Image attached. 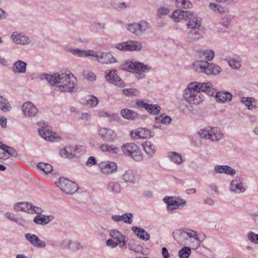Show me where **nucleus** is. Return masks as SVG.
Instances as JSON below:
<instances>
[{
	"label": "nucleus",
	"instance_id": "nucleus-36",
	"mask_svg": "<svg viewBox=\"0 0 258 258\" xmlns=\"http://www.w3.org/2000/svg\"><path fill=\"white\" fill-rule=\"evenodd\" d=\"M198 53L200 58L205 59L207 61L212 60L215 56L214 51L210 49L200 50L198 51Z\"/></svg>",
	"mask_w": 258,
	"mask_h": 258
},
{
	"label": "nucleus",
	"instance_id": "nucleus-50",
	"mask_svg": "<svg viewBox=\"0 0 258 258\" xmlns=\"http://www.w3.org/2000/svg\"><path fill=\"white\" fill-rule=\"evenodd\" d=\"M120 216V222L131 224L133 221L134 215L131 213H125Z\"/></svg>",
	"mask_w": 258,
	"mask_h": 258
},
{
	"label": "nucleus",
	"instance_id": "nucleus-37",
	"mask_svg": "<svg viewBox=\"0 0 258 258\" xmlns=\"http://www.w3.org/2000/svg\"><path fill=\"white\" fill-rule=\"evenodd\" d=\"M91 51H93V50H89L88 51H86L78 48H70L69 49V52L72 54L82 57H86L88 56H92V55H93V54L91 52Z\"/></svg>",
	"mask_w": 258,
	"mask_h": 258
},
{
	"label": "nucleus",
	"instance_id": "nucleus-24",
	"mask_svg": "<svg viewBox=\"0 0 258 258\" xmlns=\"http://www.w3.org/2000/svg\"><path fill=\"white\" fill-rule=\"evenodd\" d=\"M229 189L233 194L241 193L242 192V179L236 177L232 180L229 185Z\"/></svg>",
	"mask_w": 258,
	"mask_h": 258
},
{
	"label": "nucleus",
	"instance_id": "nucleus-43",
	"mask_svg": "<svg viewBox=\"0 0 258 258\" xmlns=\"http://www.w3.org/2000/svg\"><path fill=\"white\" fill-rule=\"evenodd\" d=\"M202 34L196 29L192 30L187 35V39L189 41L198 40L202 38Z\"/></svg>",
	"mask_w": 258,
	"mask_h": 258
},
{
	"label": "nucleus",
	"instance_id": "nucleus-45",
	"mask_svg": "<svg viewBox=\"0 0 258 258\" xmlns=\"http://www.w3.org/2000/svg\"><path fill=\"white\" fill-rule=\"evenodd\" d=\"M9 147L0 142V159L6 160L9 158Z\"/></svg>",
	"mask_w": 258,
	"mask_h": 258
},
{
	"label": "nucleus",
	"instance_id": "nucleus-62",
	"mask_svg": "<svg viewBox=\"0 0 258 258\" xmlns=\"http://www.w3.org/2000/svg\"><path fill=\"white\" fill-rule=\"evenodd\" d=\"M14 222L23 227H26L27 225L26 221L22 218H19L17 217Z\"/></svg>",
	"mask_w": 258,
	"mask_h": 258
},
{
	"label": "nucleus",
	"instance_id": "nucleus-33",
	"mask_svg": "<svg viewBox=\"0 0 258 258\" xmlns=\"http://www.w3.org/2000/svg\"><path fill=\"white\" fill-rule=\"evenodd\" d=\"M77 149L74 147H66L63 149H61L59 151L60 155L61 156H64L69 158H72L75 156Z\"/></svg>",
	"mask_w": 258,
	"mask_h": 258
},
{
	"label": "nucleus",
	"instance_id": "nucleus-39",
	"mask_svg": "<svg viewBox=\"0 0 258 258\" xmlns=\"http://www.w3.org/2000/svg\"><path fill=\"white\" fill-rule=\"evenodd\" d=\"M243 103L249 110H252L257 107L256 100L252 97H243Z\"/></svg>",
	"mask_w": 258,
	"mask_h": 258
},
{
	"label": "nucleus",
	"instance_id": "nucleus-57",
	"mask_svg": "<svg viewBox=\"0 0 258 258\" xmlns=\"http://www.w3.org/2000/svg\"><path fill=\"white\" fill-rule=\"evenodd\" d=\"M187 243L186 245H189L193 249H197L200 246L197 240L194 239V237H188Z\"/></svg>",
	"mask_w": 258,
	"mask_h": 258
},
{
	"label": "nucleus",
	"instance_id": "nucleus-10",
	"mask_svg": "<svg viewBox=\"0 0 258 258\" xmlns=\"http://www.w3.org/2000/svg\"><path fill=\"white\" fill-rule=\"evenodd\" d=\"M126 29L136 36H141L149 28V23L145 21H141L139 23H134L126 25Z\"/></svg>",
	"mask_w": 258,
	"mask_h": 258
},
{
	"label": "nucleus",
	"instance_id": "nucleus-13",
	"mask_svg": "<svg viewBox=\"0 0 258 258\" xmlns=\"http://www.w3.org/2000/svg\"><path fill=\"white\" fill-rule=\"evenodd\" d=\"M105 79L110 83H112L118 87H124L123 81L117 74V71L116 70H111L107 71L105 72Z\"/></svg>",
	"mask_w": 258,
	"mask_h": 258
},
{
	"label": "nucleus",
	"instance_id": "nucleus-27",
	"mask_svg": "<svg viewBox=\"0 0 258 258\" xmlns=\"http://www.w3.org/2000/svg\"><path fill=\"white\" fill-rule=\"evenodd\" d=\"M214 170L216 173H224L228 175H234L236 173L235 170L228 165H217Z\"/></svg>",
	"mask_w": 258,
	"mask_h": 258
},
{
	"label": "nucleus",
	"instance_id": "nucleus-18",
	"mask_svg": "<svg viewBox=\"0 0 258 258\" xmlns=\"http://www.w3.org/2000/svg\"><path fill=\"white\" fill-rule=\"evenodd\" d=\"M24 115L28 117H34L38 113V109L31 102L27 101L23 103L22 107Z\"/></svg>",
	"mask_w": 258,
	"mask_h": 258
},
{
	"label": "nucleus",
	"instance_id": "nucleus-5",
	"mask_svg": "<svg viewBox=\"0 0 258 258\" xmlns=\"http://www.w3.org/2000/svg\"><path fill=\"white\" fill-rule=\"evenodd\" d=\"M38 125L39 126L38 129L39 134L42 138L47 141L52 142L60 141V136L51 131L50 126L48 125L47 122L41 120L38 122Z\"/></svg>",
	"mask_w": 258,
	"mask_h": 258
},
{
	"label": "nucleus",
	"instance_id": "nucleus-58",
	"mask_svg": "<svg viewBox=\"0 0 258 258\" xmlns=\"http://www.w3.org/2000/svg\"><path fill=\"white\" fill-rule=\"evenodd\" d=\"M130 136L134 140L141 139L140 128L133 130L130 132Z\"/></svg>",
	"mask_w": 258,
	"mask_h": 258
},
{
	"label": "nucleus",
	"instance_id": "nucleus-49",
	"mask_svg": "<svg viewBox=\"0 0 258 258\" xmlns=\"http://www.w3.org/2000/svg\"><path fill=\"white\" fill-rule=\"evenodd\" d=\"M128 245L129 249L136 253H140L142 250V247L135 240H131Z\"/></svg>",
	"mask_w": 258,
	"mask_h": 258
},
{
	"label": "nucleus",
	"instance_id": "nucleus-1",
	"mask_svg": "<svg viewBox=\"0 0 258 258\" xmlns=\"http://www.w3.org/2000/svg\"><path fill=\"white\" fill-rule=\"evenodd\" d=\"M202 92H204L209 96L215 95L216 90L210 83H201L194 82L189 83L183 92L184 99L190 104L197 105L204 100Z\"/></svg>",
	"mask_w": 258,
	"mask_h": 258
},
{
	"label": "nucleus",
	"instance_id": "nucleus-4",
	"mask_svg": "<svg viewBox=\"0 0 258 258\" xmlns=\"http://www.w3.org/2000/svg\"><path fill=\"white\" fill-rule=\"evenodd\" d=\"M193 69L199 73H203L206 75H218L220 67L214 63H209L207 61L199 60L195 62L192 65Z\"/></svg>",
	"mask_w": 258,
	"mask_h": 258
},
{
	"label": "nucleus",
	"instance_id": "nucleus-8",
	"mask_svg": "<svg viewBox=\"0 0 258 258\" xmlns=\"http://www.w3.org/2000/svg\"><path fill=\"white\" fill-rule=\"evenodd\" d=\"M33 214H37V215L33 218V222L39 225H46L49 223L52 222L54 217L52 215H44L42 213L44 212V210L39 207H36L35 209H33Z\"/></svg>",
	"mask_w": 258,
	"mask_h": 258
},
{
	"label": "nucleus",
	"instance_id": "nucleus-6",
	"mask_svg": "<svg viewBox=\"0 0 258 258\" xmlns=\"http://www.w3.org/2000/svg\"><path fill=\"white\" fill-rule=\"evenodd\" d=\"M121 150L127 156L131 157L135 161L143 160L142 151L139 146L134 143H127L123 144Z\"/></svg>",
	"mask_w": 258,
	"mask_h": 258
},
{
	"label": "nucleus",
	"instance_id": "nucleus-61",
	"mask_svg": "<svg viewBox=\"0 0 258 258\" xmlns=\"http://www.w3.org/2000/svg\"><path fill=\"white\" fill-rule=\"evenodd\" d=\"M169 12V10L167 8L165 7H162L158 10V16L160 18L166 15Z\"/></svg>",
	"mask_w": 258,
	"mask_h": 258
},
{
	"label": "nucleus",
	"instance_id": "nucleus-22",
	"mask_svg": "<svg viewBox=\"0 0 258 258\" xmlns=\"http://www.w3.org/2000/svg\"><path fill=\"white\" fill-rule=\"evenodd\" d=\"M36 207L31 203L22 202L15 204L14 206V209L17 211L24 212L30 214H33V209H35Z\"/></svg>",
	"mask_w": 258,
	"mask_h": 258
},
{
	"label": "nucleus",
	"instance_id": "nucleus-40",
	"mask_svg": "<svg viewBox=\"0 0 258 258\" xmlns=\"http://www.w3.org/2000/svg\"><path fill=\"white\" fill-rule=\"evenodd\" d=\"M12 109V106L9 101L3 96H0V110L3 112H9Z\"/></svg>",
	"mask_w": 258,
	"mask_h": 258
},
{
	"label": "nucleus",
	"instance_id": "nucleus-20",
	"mask_svg": "<svg viewBox=\"0 0 258 258\" xmlns=\"http://www.w3.org/2000/svg\"><path fill=\"white\" fill-rule=\"evenodd\" d=\"M98 133L101 139L106 142L113 141L116 138V134L113 130L108 127H101Z\"/></svg>",
	"mask_w": 258,
	"mask_h": 258
},
{
	"label": "nucleus",
	"instance_id": "nucleus-60",
	"mask_svg": "<svg viewBox=\"0 0 258 258\" xmlns=\"http://www.w3.org/2000/svg\"><path fill=\"white\" fill-rule=\"evenodd\" d=\"M127 41L115 44V47L122 51H127Z\"/></svg>",
	"mask_w": 258,
	"mask_h": 258
},
{
	"label": "nucleus",
	"instance_id": "nucleus-26",
	"mask_svg": "<svg viewBox=\"0 0 258 258\" xmlns=\"http://www.w3.org/2000/svg\"><path fill=\"white\" fill-rule=\"evenodd\" d=\"M132 231L140 239L144 241H148L150 238L149 234L143 228L137 226L131 228Z\"/></svg>",
	"mask_w": 258,
	"mask_h": 258
},
{
	"label": "nucleus",
	"instance_id": "nucleus-2",
	"mask_svg": "<svg viewBox=\"0 0 258 258\" xmlns=\"http://www.w3.org/2000/svg\"><path fill=\"white\" fill-rule=\"evenodd\" d=\"M42 80H46L52 86H56L59 91L63 92H73L75 89L77 79L72 73L47 74L41 76Z\"/></svg>",
	"mask_w": 258,
	"mask_h": 258
},
{
	"label": "nucleus",
	"instance_id": "nucleus-59",
	"mask_svg": "<svg viewBox=\"0 0 258 258\" xmlns=\"http://www.w3.org/2000/svg\"><path fill=\"white\" fill-rule=\"evenodd\" d=\"M228 63L231 68L234 69H238L241 66L240 62L234 59H230Z\"/></svg>",
	"mask_w": 258,
	"mask_h": 258
},
{
	"label": "nucleus",
	"instance_id": "nucleus-32",
	"mask_svg": "<svg viewBox=\"0 0 258 258\" xmlns=\"http://www.w3.org/2000/svg\"><path fill=\"white\" fill-rule=\"evenodd\" d=\"M144 150L150 157H153L156 151V146L149 141H145L142 143Z\"/></svg>",
	"mask_w": 258,
	"mask_h": 258
},
{
	"label": "nucleus",
	"instance_id": "nucleus-42",
	"mask_svg": "<svg viewBox=\"0 0 258 258\" xmlns=\"http://www.w3.org/2000/svg\"><path fill=\"white\" fill-rule=\"evenodd\" d=\"M140 128L141 139H150L154 136V132L146 127Z\"/></svg>",
	"mask_w": 258,
	"mask_h": 258
},
{
	"label": "nucleus",
	"instance_id": "nucleus-16",
	"mask_svg": "<svg viewBox=\"0 0 258 258\" xmlns=\"http://www.w3.org/2000/svg\"><path fill=\"white\" fill-rule=\"evenodd\" d=\"M136 104L139 107L144 108L151 115H158L161 111V107L158 104L147 103L143 100L137 101Z\"/></svg>",
	"mask_w": 258,
	"mask_h": 258
},
{
	"label": "nucleus",
	"instance_id": "nucleus-19",
	"mask_svg": "<svg viewBox=\"0 0 258 258\" xmlns=\"http://www.w3.org/2000/svg\"><path fill=\"white\" fill-rule=\"evenodd\" d=\"M121 179L126 183L134 184L139 180L137 172L132 169L125 170L121 176Z\"/></svg>",
	"mask_w": 258,
	"mask_h": 258
},
{
	"label": "nucleus",
	"instance_id": "nucleus-63",
	"mask_svg": "<svg viewBox=\"0 0 258 258\" xmlns=\"http://www.w3.org/2000/svg\"><path fill=\"white\" fill-rule=\"evenodd\" d=\"M96 163H97V162H96V159L95 157H94L93 156H91V157H89V158L88 159V160L86 162V165H87V166H88L89 167L92 166V165H94L96 164Z\"/></svg>",
	"mask_w": 258,
	"mask_h": 258
},
{
	"label": "nucleus",
	"instance_id": "nucleus-44",
	"mask_svg": "<svg viewBox=\"0 0 258 258\" xmlns=\"http://www.w3.org/2000/svg\"><path fill=\"white\" fill-rule=\"evenodd\" d=\"M84 103L91 107H95L98 104V99L94 95H88L85 97Z\"/></svg>",
	"mask_w": 258,
	"mask_h": 258
},
{
	"label": "nucleus",
	"instance_id": "nucleus-7",
	"mask_svg": "<svg viewBox=\"0 0 258 258\" xmlns=\"http://www.w3.org/2000/svg\"><path fill=\"white\" fill-rule=\"evenodd\" d=\"M56 184L57 186L66 194H73L78 189V186L75 182L64 177H60Z\"/></svg>",
	"mask_w": 258,
	"mask_h": 258
},
{
	"label": "nucleus",
	"instance_id": "nucleus-35",
	"mask_svg": "<svg viewBox=\"0 0 258 258\" xmlns=\"http://www.w3.org/2000/svg\"><path fill=\"white\" fill-rule=\"evenodd\" d=\"M100 150L103 152H107L110 154H117L119 149L114 145H109L107 143L102 144L100 146Z\"/></svg>",
	"mask_w": 258,
	"mask_h": 258
},
{
	"label": "nucleus",
	"instance_id": "nucleus-3",
	"mask_svg": "<svg viewBox=\"0 0 258 258\" xmlns=\"http://www.w3.org/2000/svg\"><path fill=\"white\" fill-rule=\"evenodd\" d=\"M120 69L136 74V78L139 80L145 78V74L150 71L151 68L142 62L128 61L121 64Z\"/></svg>",
	"mask_w": 258,
	"mask_h": 258
},
{
	"label": "nucleus",
	"instance_id": "nucleus-46",
	"mask_svg": "<svg viewBox=\"0 0 258 258\" xmlns=\"http://www.w3.org/2000/svg\"><path fill=\"white\" fill-rule=\"evenodd\" d=\"M110 235L113 239H116L119 243L125 239V236L121 232L117 230H111L110 231Z\"/></svg>",
	"mask_w": 258,
	"mask_h": 258
},
{
	"label": "nucleus",
	"instance_id": "nucleus-38",
	"mask_svg": "<svg viewBox=\"0 0 258 258\" xmlns=\"http://www.w3.org/2000/svg\"><path fill=\"white\" fill-rule=\"evenodd\" d=\"M127 51H140L142 48V43L137 41H127Z\"/></svg>",
	"mask_w": 258,
	"mask_h": 258
},
{
	"label": "nucleus",
	"instance_id": "nucleus-34",
	"mask_svg": "<svg viewBox=\"0 0 258 258\" xmlns=\"http://www.w3.org/2000/svg\"><path fill=\"white\" fill-rule=\"evenodd\" d=\"M120 114L122 117L128 120H134L138 117L137 112L127 108L122 109Z\"/></svg>",
	"mask_w": 258,
	"mask_h": 258
},
{
	"label": "nucleus",
	"instance_id": "nucleus-47",
	"mask_svg": "<svg viewBox=\"0 0 258 258\" xmlns=\"http://www.w3.org/2000/svg\"><path fill=\"white\" fill-rule=\"evenodd\" d=\"M37 166L39 169L43 171L46 174L50 173L53 169L50 164L43 162L38 163Z\"/></svg>",
	"mask_w": 258,
	"mask_h": 258
},
{
	"label": "nucleus",
	"instance_id": "nucleus-30",
	"mask_svg": "<svg viewBox=\"0 0 258 258\" xmlns=\"http://www.w3.org/2000/svg\"><path fill=\"white\" fill-rule=\"evenodd\" d=\"M209 140L212 141H219L224 137L222 132L217 127H210Z\"/></svg>",
	"mask_w": 258,
	"mask_h": 258
},
{
	"label": "nucleus",
	"instance_id": "nucleus-23",
	"mask_svg": "<svg viewBox=\"0 0 258 258\" xmlns=\"http://www.w3.org/2000/svg\"><path fill=\"white\" fill-rule=\"evenodd\" d=\"M25 239L34 247L43 248L46 247V243L41 240L37 236L32 233H27L25 235Z\"/></svg>",
	"mask_w": 258,
	"mask_h": 258
},
{
	"label": "nucleus",
	"instance_id": "nucleus-56",
	"mask_svg": "<svg viewBox=\"0 0 258 258\" xmlns=\"http://www.w3.org/2000/svg\"><path fill=\"white\" fill-rule=\"evenodd\" d=\"M176 2L178 7L183 8H190L192 6L189 0H176Z\"/></svg>",
	"mask_w": 258,
	"mask_h": 258
},
{
	"label": "nucleus",
	"instance_id": "nucleus-54",
	"mask_svg": "<svg viewBox=\"0 0 258 258\" xmlns=\"http://www.w3.org/2000/svg\"><path fill=\"white\" fill-rule=\"evenodd\" d=\"M247 239L251 243L258 244V234H256L252 231H249L246 235Z\"/></svg>",
	"mask_w": 258,
	"mask_h": 258
},
{
	"label": "nucleus",
	"instance_id": "nucleus-51",
	"mask_svg": "<svg viewBox=\"0 0 258 258\" xmlns=\"http://www.w3.org/2000/svg\"><path fill=\"white\" fill-rule=\"evenodd\" d=\"M123 94L127 96H140L139 91L135 88H125L122 90Z\"/></svg>",
	"mask_w": 258,
	"mask_h": 258
},
{
	"label": "nucleus",
	"instance_id": "nucleus-64",
	"mask_svg": "<svg viewBox=\"0 0 258 258\" xmlns=\"http://www.w3.org/2000/svg\"><path fill=\"white\" fill-rule=\"evenodd\" d=\"M106 245L111 248H115L118 245V243L111 239H109L106 241Z\"/></svg>",
	"mask_w": 258,
	"mask_h": 258
},
{
	"label": "nucleus",
	"instance_id": "nucleus-12",
	"mask_svg": "<svg viewBox=\"0 0 258 258\" xmlns=\"http://www.w3.org/2000/svg\"><path fill=\"white\" fill-rule=\"evenodd\" d=\"M11 39L16 45H26L30 43L31 40L29 37L24 33L14 31L11 35Z\"/></svg>",
	"mask_w": 258,
	"mask_h": 258
},
{
	"label": "nucleus",
	"instance_id": "nucleus-21",
	"mask_svg": "<svg viewBox=\"0 0 258 258\" xmlns=\"http://www.w3.org/2000/svg\"><path fill=\"white\" fill-rule=\"evenodd\" d=\"M188 22L186 24L187 28L194 29H199L201 26L202 20L199 19L196 15H195L192 12L189 11L188 14L187 20Z\"/></svg>",
	"mask_w": 258,
	"mask_h": 258
},
{
	"label": "nucleus",
	"instance_id": "nucleus-17",
	"mask_svg": "<svg viewBox=\"0 0 258 258\" xmlns=\"http://www.w3.org/2000/svg\"><path fill=\"white\" fill-rule=\"evenodd\" d=\"M106 189L110 195L116 196L121 194L122 187L119 181L111 180L107 183Z\"/></svg>",
	"mask_w": 258,
	"mask_h": 258
},
{
	"label": "nucleus",
	"instance_id": "nucleus-28",
	"mask_svg": "<svg viewBox=\"0 0 258 258\" xmlns=\"http://www.w3.org/2000/svg\"><path fill=\"white\" fill-rule=\"evenodd\" d=\"M189 11H183L180 9L175 10L171 16V18L175 22H179L181 20H187Z\"/></svg>",
	"mask_w": 258,
	"mask_h": 258
},
{
	"label": "nucleus",
	"instance_id": "nucleus-11",
	"mask_svg": "<svg viewBox=\"0 0 258 258\" xmlns=\"http://www.w3.org/2000/svg\"><path fill=\"white\" fill-rule=\"evenodd\" d=\"M100 172L106 175L115 173L117 171V165L113 161H104L98 164Z\"/></svg>",
	"mask_w": 258,
	"mask_h": 258
},
{
	"label": "nucleus",
	"instance_id": "nucleus-14",
	"mask_svg": "<svg viewBox=\"0 0 258 258\" xmlns=\"http://www.w3.org/2000/svg\"><path fill=\"white\" fill-rule=\"evenodd\" d=\"M91 52L93 54L92 56L95 57L97 61L100 63L108 64L116 62L115 58L110 53H98L94 50Z\"/></svg>",
	"mask_w": 258,
	"mask_h": 258
},
{
	"label": "nucleus",
	"instance_id": "nucleus-55",
	"mask_svg": "<svg viewBox=\"0 0 258 258\" xmlns=\"http://www.w3.org/2000/svg\"><path fill=\"white\" fill-rule=\"evenodd\" d=\"M84 78L90 82H94L96 80L95 74L89 71H85L83 73Z\"/></svg>",
	"mask_w": 258,
	"mask_h": 258
},
{
	"label": "nucleus",
	"instance_id": "nucleus-9",
	"mask_svg": "<svg viewBox=\"0 0 258 258\" xmlns=\"http://www.w3.org/2000/svg\"><path fill=\"white\" fill-rule=\"evenodd\" d=\"M163 200L166 204L167 210L169 211L181 209L185 206L186 203L185 200L175 197H165Z\"/></svg>",
	"mask_w": 258,
	"mask_h": 258
},
{
	"label": "nucleus",
	"instance_id": "nucleus-48",
	"mask_svg": "<svg viewBox=\"0 0 258 258\" xmlns=\"http://www.w3.org/2000/svg\"><path fill=\"white\" fill-rule=\"evenodd\" d=\"M191 248L184 246L178 251V255L179 258H188L191 254Z\"/></svg>",
	"mask_w": 258,
	"mask_h": 258
},
{
	"label": "nucleus",
	"instance_id": "nucleus-29",
	"mask_svg": "<svg viewBox=\"0 0 258 258\" xmlns=\"http://www.w3.org/2000/svg\"><path fill=\"white\" fill-rule=\"evenodd\" d=\"M167 156L168 159L176 165H180L183 162L182 155L178 152L170 151L168 152Z\"/></svg>",
	"mask_w": 258,
	"mask_h": 258
},
{
	"label": "nucleus",
	"instance_id": "nucleus-31",
	"mask_svg": "<svg viewBox=\"0 0 258 258\" xmlns=\"http://www.w3.org/2000/svg\"><path fill=\"white\" fill-rule=\"evenodd\" d=\"M216 99L217 102L220 103H224L226 102L230 101L232 97V95L229 92L220 91L216 93Z\"/></svg>",
	"mask_w": 258,
	"mask_h": 258
},
{
	"label": "nucleus",
	"instance_id": "nucleus-41",
	"mask_svg": "<svg viewBox=\"0 0 258 258\" xmlns=\"http://www.w3.org/2000/svg\"><path fill=\"white\" fill-rule=\"evenodd\" d=\"M188 233V237H194V239L197 240L200 246L201 243L203 242L206 239V236L204 234H198L197 232L194 230L189 231Z\"/></svg>",
	"mask_w": 258,
	"mask_h": 258
},
{
	"label": "nucleus",
	"instance_id": "nucleus-15",
	"mask_svg": "<svg viewBox=\"0 0 258 258\" xmlns=\"http://www.w3.org/2000/svg\"><path fill=\"white\" fill-rule=\"evenodd\" d=\"M189 231H191L189 229H177L173 232V236L174 239L179 244L182 245H186L188 240V233Z\"/></svg>",
	"mask_w": 258,
	"mask_h": 258
},
{
	"label": "nucleus",
	"instance_id": "nucleus-52",
	"mask_svg": "<svg viewBox=\"0 0 258 258\" xmlns=\"http://www.w3.org/2000/svg\"><path fill=\"white\" fill-rule=\"evenodd\" d=\"M232 19V16L231 15H227L223 17L220 21V24L226 29L229 28L230 23Z\"/></svg>",
	"mask_w": 258,
	"mask_h": 258
},
{
	"label": "nucleus",
	"instance_id": "nucleus-25",
	"mask_svg": "<svg viewBox=\"0 0 258 258\" xmlns=\"http://www.w3.org/2000/svg\"><path fill=\"white\" fill-rule=\"evenodd\" d=\"M27 66V64L26 62L18 60L14 63L12 70L15 74H24L26 72Z\"/></svg>",
	"mask_w": 258,
	"mask_h": 258
},
{
	"label": "nucleus",
	"instance_id": "nucleus-53",
	"mask_svg": "<svg viewBox=\"0 0 258 258\" xmlns=\"http://www.w3.org/2000/svg\"><path fill=\"white\" fill-rule=\"evenodd\" d=\"M198 135L199 137L202 139L209 140L210 127L206 128L200 129L198 132Z\"/></svg>",
	"mask_w": 258,
	"mask_h": 258
}]
</instances>
